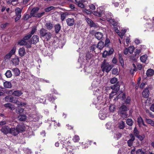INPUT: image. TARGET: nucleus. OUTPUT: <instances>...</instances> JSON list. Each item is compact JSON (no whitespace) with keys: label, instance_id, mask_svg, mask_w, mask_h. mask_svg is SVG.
I'll return each instance as SVG.
<instances>
[{"label":"nucleus","instance_id":"nucleus-59","mask_svg":"<svg viewBox=\"0 0 154 154\" xmlns=\"http://www.w3.org/2000/svg\"><path fill=\"white\" fill-rule=\"evenodd\" d=\"M112 72L113 74L116 75L117 74L118 72V69L116 68L113 69L112 70Z\"/></svg>","mask_w":154,"mask_h":154},{"label":"nucleus","instance_id":"nucleus-33","mask_svg":"<svg viewBox=\"0 0 154 154\" xmlns=\"http://www.w3.org/2000/svg\"><path fill=\"white\" fill-rule=\"evenodd\" d=\"M122 134L119 132H117L114 134V137L116 140H118L121 137Z\"/></svg>","mask_w":154,"mask_h":154},{"label":"nucleus","instance_id":"nucleus-11","mask_svg":"<svg viewBox=\"0 0 154 154\" xmlns=\"http://www.w3.org/2000/svg\"><path fill=\"white\" fill-rule=\"evenodd\" d=\"M1 131L2 132L6 134L10 133V128L8 126H4L2 127Z\"/></svg>","mask_w":154,"mask_h":154},{"label":"nucleus","instance_id":"nucleus-41","mask_svg":"<svg viewBox=\"0 0 154 154\" xmlns=\"http://www.w3.org/2000/svg\"><path fill=\"white\" fill-rule=\"evenodd\" d=\"M12 56V55L9 53L5 56L4 60L5 61L8 60L10 59Z\"/></svg>","mask_w":154,"mask_h":154},{"label":"nucleus","instance_id":"nucleus-46","mask_svg":"<svg viewBox=\"0 0 154 154\" xmlns=\"http://www.w3.org/2000/svg\"><path fill=\"white\" fill-rule=\"evenodd\" d=\"M118 79L116 78H113L110 80V82L111 84H115L117 82Z\"/></svg>","mask_w":154,"mask_h":154},{"label":"nucleus","instance_id":"nucleus-51","mask_svg":"<svg viewBox=\"0 0 154 154\" xmlns=\"http://www.w3.org/2000/svg\"><path fill=\"white\" fill-rule=\"evenodd\" d=\"M129 140L133 142L135 140V137L133 134H129Z\"/></svg>","mask_w":154,"mask_h":154},{"label":"nucleus","instance_id":"nucleus-30","mask_svg":"<svg viewBox=\"0 0 154 154\" xmlns=\"http://www.w3.org/2000/svg\"><path fill=\"white\" fill-rule=\"evenodd\" d=\"M45 26L46 27L47 29L49 30H51L53 27V24L50 22L47 23L45 24Z\"/></svg>","mask_w":154,"mask_h":154},{"label":"nucleus","instance_id":"nucleus-8","mask_svg":"<svg viewBox=\"0 0 154 154\" xmlns=\"http://www.w3.org/2000/svg\"><path fill=\"white\" fill-rule=\"evenodd\" d=\"M102 9V8L100 7L98 8L97 11L94 12V14L96 16L101 17L103 13V10H101Z\"/></svg>","mask_w":154,"mask_h":154},{"label":"nucleus","instance_id":"nucleus-17","mask_svg":"<svg viewBox=\"0 0 154 154\" xmlns=\"http://www.w3.org/2000/svg\"><path fill=\"white\" fill-rule=\"evenodd\" d=\"M26 54L25 49L23 48H20L19 49V54L20 57H22L24 56Z\"/></svg>","mask_w":154,"mask_h":154},{"label":"nucleus","instance_id":"nucleus-23","mask_svg":"<svg viewBox=\"0 0 154 154\" xmlns=\"http://www.w3.org/2000/svg\"><path fill=\"white\" fill-rule=\"evenodd\" d=\"M22 94L21 91L19 90L15 91L12 93L13 95L16 96H20Z\"/></svg>","mask_w":154,"mask_h":154},{"label":"nucleus","instance_id":"nucleus-34","mask_svg":"<svg viewBox=\"0 0 154 154\" xmlns=\"http://www.w3.org/2000/svg\"><path fill=\"white\" fill-rule=\"evenodd\" d=\"M26 118V116L24 115H20L18 117L19 120L21 121H25Z\"/></svg>","mask_w":154,"mask_h":154},{"label":"nucleus","instance_id":"nucleus-15","mask_svg":"<svg viewBox=\"0 0 154 154\" xmlns=\"http://www.w3.org/2000/svg\"><path fill=\"white\" fill-rule=\"evenodd\" d=\"M95 36L98 40H101L103 36V34L100 32H97L95 33Z\"/></svg>","mask_w":154,"mask_h":154},{"label":"nucleus","instance_id":"nucleus-53","mask_svg":"<svg viewBox=\"0 0 154 154\" xmlns=\"http://www.w3.org/2000/svg\"><path fill=\"white\" fill-rule=\"evenodd\" d=\"M54 8V7L53 6H50L48 7L45 9V11L46 12H49Z\"/></svg>","mask_w":154,"mask_h":154},{"label":"nucleus","instance_id":"nucleus-7","mask_svg":"<svg viewBox=\"0 0 154 154\" xmlns=\"http://www.w3.org/2000/svg\"><path fill=\"white\" fill-rule=\"evenodd\" d=\"M107 111L105 110L100 111L99 114V116L101 119L104 120L108 116L107 114Z\"/></svg>","mask_w":154,"mask_h":154},{"label":"nucleus","instance_id":"nucleus-20","mask_svg":"<svg viewBox=\"0 0 154 154\" xmlns=\"http://www.w3.org/2000/svg\"><path fill=\"white\" fill-rule=\"evenodd\" d=\"M17 128L19 132L25 131V127L24 125L23 124L18 125Z\"/></svg>","mask_w":154,"mask_h":154},{"label":"nucleus","instance_id":"nucleus-22","mask_svg":"<svg viewBox=\"0 0 154 154\" xmlns=\"http://www.w3.org/2000/svg\"><path fill=\"white\" fill-rule=\"evenodd\" d=\"M15 76H19L20 73V72L19 69L18 68H13L12 70Z\"/></svg>","mask_w":154,"mask_h":154},{"label":"nucleus","instance_id":"nucleus-27","mask_svg":"<svg viewBox=\"0 0 154 154\" xmlns=\"http://www.w3.org/2000/svg\"><path fill=\"white\" fill-rule=\"evenodd\" d=\"M39 10V8H33L31 11V14L32 15L33 17H34V15L36 14V13L38 10Z\"/></svg>","mask_w":154,"mask_h":154},{"label":"nucleus","instance_id":"nucleus-47","mask_svg":"<svg viewBox=\"0 0 154 154\" xmlns=\"http://www.w3.org/2000/svg\"><path fill=\"white\" fill-rule=\"evenodd\" d=\"M128 49L129 53L130 54H131L134 51V47L133 46H131L129 47Z\"/></svg>","mask_w":154,"mask_h":154},{"label":"nucleus","instance_id":"nucleus-9","mask_svg":"<svg viewBox=\"0 0 154 154\" xmlns=\"http://www.w3.org/2000/svg\"><path fill=\"white\" fill-rule=\"evenodd\" d=\"M11 61L13 65L15 66L17 65L19 63V58L18 57L15 56L12 59Z\"/></svg>","mask_w":154,"mask_h":154},{"label":"nucleus","instance_id":"nucleus-18","mask_svg":"<svg viewBox=\"0 0 154 154\" xmlns=\"http://www.w3.org/2000/svg\"><path fill=\"white\" fill-rule=\"evenodd\" d=\"M19 133L17 129V128H10V133L13 134L14 135H16L18 134Z\"/></svg>","mask_w":154,"mask_h":154},{"label":"nucleus","instance_id":"nucleus-2","mask_svg":"<svg viewBox=\"0 0 154 154\" xmlns=\"http://www.w3.org/2000/svg\"><path fill=\"white\" fill-rule=\"evenodd\" d=\"M93 103L96 105V108L98 109H99L104 104L103 97L101 96H100L97 98H94Z\"/></svg>","mask_w":154,"mask_h":154},{"label":"nucleus","instance_id":"nucleus-57","mask_svg":"<svg viewBox=\"0 0 154 154\" xmlns=\"http://www.w3.org/2000/svg\"><path fill=\"white\" fill-rule=\"evenodd\" d=\"M36 30V28L35 26H34L32 27V30L31 32V35L33 34Z\"/></svg>","mask_w":154,"mask_h":154},{"label":"nucleus","instance_id":"nucleus-39","mask_svg":"<svg viewBox=\"0 0 154 154\" xmlns=\"http://www.w3.org/2000/svg\"><path fill=\"white\" fill-rule=\"evenodd\" d=\"M109 20L114 26H116L117 25V23L114 19H109Z\"/></svg>","mask_w":154,"mask_h":154},{"label":"nucleus","instance_id":"nucleus-21","mask_svg":"<svg viewBox=\"0 0 154 154\" xmlns=\"http://www.w3.org/2000/svg\"><path fill=\"white\" fill-rule=\"evenodd\" d=\"M3 85L5 88H10L12 87L11 82L8 81H6L4 82Z\"/></svg>","mask_w":154,"mask_h":154},{"label":"nucleus","instance_id":"nucleus-5","mask_svg":"<svg viewBox=\"0 0 154 154\" xmlns=\"http://www.w3.org/2000/svg\"><path fill=\"white\" fill-rule=\"evenodd\" d=\"M110 87L112 90L111 93L109 94L110 98H111L116 94H116L118 91L119 88V85L116 84L111 86Z\"/></svg>","mask_w":154,"mask_h":154},{"label":"nucleus","instance_id":"nucleus-3","mask_svg":"<svg viewBox=\"0 0 154 154\" xmlns=\"http://www.w3.org/2000/svg\"><path fill=\"white\" fill-rule=\"evenodd\" d=\"M40 33L41 36L43 37L46 41H48L51 38V33L44 28H42L40 29Z\"/></svg>","mask_w":154,"mask_h":154},{"label":"nucleus","instance_id":"nucleus-28","mask_svg":"<svg viewBox=\"0 0 154 154\" xmlns=\"http://www.w3.org/2000/svg\"><path fill=\"white\" fill-rule=\"evenodd\" d=\"M119 58L120 63L121 64L122 66H124V62L122 54H119Z\"/></svg>","mask_w":154,"mask_h":154},{"label":"nucleus","instance_id":"nucleus-26","mask_svg":"<svg viewBox=\"0 0 154 154\" xmlns=\"http://www.w3.org/2000/svg\"><path fill=\"white\" fill-rule=\"evenodd\" d=\"M4 106L5 107L8 108L11 110H13L14 109V105L10 103H8L5 104Z\"/></svg>","mask_w":154,"mask_h":154},{"label":"nucleus","instance_id":"nucleus-24","mask_svg":"<svg viewBox=\"0 0 154 154\" xmlns=\"http://www.w3.org/2000/svg\"><path fill=\"white\" fill-rule=\"evenodd\" d=\"M146 74L148 76H151L154 74V71L152 69H149L147 70Z\"/></svg>","mask_w":154,"mask_h":154},{"label":"nucleus","instance_id":"nucleus-50","mask_svg":"<svg viewBox=\"0 0 154 154\" xmlns=\"http://www.w3.org/2000/svg\"><path fill=\"white\" fill-rule=\"evenodd\" d=\"M37 99L38 100V101L41 103H42L44 104L45 103V102L46 101L45 99H41L39 97H38L37 98Z\"/></svg>","mask_w":154,"mask_h":154},{"label":"nucleus","instance_id":"nucleus-61","mask_svg":"<svg viewBox=\"0 0 154 154\" xmlns=\"http://www.w3.org/2000/svg\"><path fill=\"white\" fill-rule=\"evenodd\" d=\"M141 52V50L140 49H136V51L135 52V56H138L140 53Z\"/></svg>","mask_w":154,"mask_h":154},{"label":"nucleus","instance_id":"nucleus-54","mask_svg":"<svg viewBox=\"0 0 154 154\" xmlns=\"http://www.w3.org/2000/svg\"><path fill=\"white\" fill-rule=\"evenodd\" d=\"M115 109V106L113 105H111L109 107V111L111 112L114 111Z\"/></svg>","mask_w":154,"mask_h":154},{"label":"nucleus","instance_id":"nucleus-43","mask_svg":"<svg viewBox=\"0 0 154 154\" xmlns=\"http://www.w3.org/2000/svg\"><path fill=\"white\" fill-rule=\"evenodd\" d=\"M105 44H104L105 45V46L106 47H108V46H109V43H110V41L109 39L108 38H106V40H105Z\"/></svg>","mask_w":154,"mask_h":154},{"label":"nucleus","instance_id":"nucleus-40","mask_svg":"<svg viewBox=\"0 0 154 154\" xmlns=\"http://www.w3.org/2000/svg\"><path fill=\"white\" fill-rule=\"evenodd\" d=\"M125 123L122 121H121L119 125V127L120 129H123L125 127Z\"/></svg>","mask_w":154,"mask_h":154},{"label":"nucleus","instance_id":"nucleus-56","mask_svg":"<svg viewBox=\"0 0 154 154\" xmlns=\"http://www.w3.org/2000/svg\"><path fill=\"white\" fill-rule=\"evenodd\" d=\"M16 48L15 47H13L12 49L10 51L9 53L12 55H13L15 53Z\"/></svg>","mask_w":154,"mask_h":154},{"label":"nucleus","instance_id":"nucleus-42","mask_svg":"<svg viewBox=\"0 0 154 154\" xmlns=\"http://www.w3.org/2000/svg\"><path fill=\"white\" fill-rule=\"evenodd\" d=\"M45 12H42L41 13H37L34 15V17H38V18L41 17L45 14Z\"/></svg>","mask_w":154,"mask_h":154},{"label":"nucleus","instance_id":"nucleus-29","mask_svg":"<svg viewBox=\"0 0 154 154\" xmlns=\"http://www.w3.org/2000/svg\"><path fill=\"white\" fill-rule=\"evenodd\" d=\"M147 58V56L146 54H145L140 56V60L141 62L143 63H145L146 61Z\"/></svg>","mask_w":154,"mask_h":154},{"label":"nucleus","instance_id":"nucleus-58","mask_svg":"<svg viewBox=\"0 0 154 154\" xmlns=\"http://www.w3.org/2000/svg\"><path fill=\"white\" fill-rule=\"evenodd\" d=\"M30 117L32 118L33 119V120L35 121L38 119V118L36 117V115L34 114H30L29 115Z\"/></svg>","mask_w":154,"mask_h":154},{"label":"nucleus","instance_id":"nucleus-12","mask_svg":"<svg viewBox=\"0 0 154 154\" xmlns=\"http://www.w3.org/2000/svg\"><path fill=\"white\" fill-rule=\"evenodd\" d=\"M137 122L140 127H141L142 125L144 126H146V125L144 124L143 120L140 116L137 118Z\"/></svg>","mask_w":154,"mask_h":154},{"label":"nucleus","instance_id":"nucleus-55","mask_svg":"<svg viewBox=\"0 0 154 154\" xmlns=\"http://www.w3.org/2000/svg\"><path fill=\"white\" fill-rule=\"evenodd\" d=\"M15 98L16 99V98H14L13 97H10L9 99V102L13 103H17L16 102H15L16 100L14 99Z\"/></svg>","mask_w":154,"mask_h":154},{"label":"nucleus","instance_id":"nucleus-19","mask_svg":"<svg viewBox=\"0 0 154 154\" xmlns=\"http://www.w3.org/2000/svg\"><path fill=\"white\" fill-rule=\"evenodd\" d=\"M149 91L148 88H146L143 91L142 95L143 97L145 98H147L149 96Z\"/></svg>","mask_w":154,"mask_h":154},{"label":"nucleus","instance_id":"nucleus-60","mask_svg":"<svg viewBox=\"0 0 154 154\" xmlns=\"http://www.w3.org/2000/svg\"><path fill=\"white\" fill-rule=\"evenodd\" d=\"M31 37V34H29L24 37L23 39L25 41L29 39Z\"/></svg>","mask_w":154,"mask_h":154},{"label":"nucleus","instance_id":"nucleus-62","mask_svg":"<svg viewBox=\"0 0 154 154\" xmlns=\"http://www.w3.org/2000/svg\"><path fill=\"white\" fill-rule=\"evenodd\" d=\"M133 142L130 140H128L127 141L128 145L129 146H132L133 144Z\"/></svg>","mask_w":154,"mask_h":154},{"label":"nucleus","instance_id":"nucleus-44","mask_svg":"<svg viewBox=\"0 0 154 154\" xmlns=\"http://www.w3.org/2000/svg\"><path fill=\"white\" fill-rule=\"evenodd\" d=\"M79 140V137L77 135H75L72 139L75 142H78Z\"/></svg>","mask_w":154,"mask_h":154},{"label":"nucleus","instance_id":"nucleus-63","mask_svg":"<svg viewBox=\"0 0 154 154\" xmlns=\"http://www.w3.org/2000/svg\"><path fill=\"white\" fill-rule=\"evenodd\" d=\"M130 101H131V98H130V97H127V98L126 99V100L125 103L126 104H129V103Z\"/></svg>","mask_w":154,"mask_h":154},{"label":"nucleus","instance_id":"nucleus-36","mask_svg":"<svg viewBox=\"0 0 154 154\" xmlns=\"http://www.w3.org/2000/svg\"><path fill=\"white\" fill-rule=\"evenodd\" d=\"M5 75L8 78H11L12 76V74L11 71L10 70H7L5 72Z\"/></svg>","mask_w":154,"mask_h":154},{"label":"nucleus","instance_id":"nucleus-4","mask_svg":"<svg viewBox=\"0 0 154 154\" xmlns=\"http://www.w3.org/2000/svg\"><path fill=\"white\" fill-rule=\"evenodd\" d=\"M101 68L103 72L105 71L108 73L112 69V66L104 60L102 64Z\"/></svg>","mask_w":154,"mask_h":154},{"label":"nucleus","instance_id":"nucleus-16","mask_svg":"<svg viewBox=\"0 0 154 154\" xmlns=\"http://www.w3.org/2000/svg\"><path fill=\"white\" fill-rule=\"evenodd\" d=\"M86 21L88 24H89L91 27H96L97 25L90 19L87 18L86 19Z\"/></svg>","mask_w":154,"mask_h":154},{"label":"nucleus","instance_id":"nucleus-1","mask_svg":"<svg viewBox=\"0 0 154 154\" xmlns=\"http://www.w3.org/2000/svg\"><path fill=\"white\" fill-rule=\"evenodd\" d=\"M128 110L127 106L124 105H122L119 108L118 112L121 117L125 119L128 116L127 111Z\"/></svg>","mask_w":154,"mask_h":154},{"label":"nucleus","instance_id":"nucleus-38","mask_svg":"<svg viewBox=\"0 0 154 154\" xmlns=\"http://www.w3.org/2000/svg\"><path fill=\"white\" fill-rule=\"evenodd\" d=\"M127 124L130 126L132 125L133 123L132 120L131 119H128L126 120Z\"/></svg>","mask_w":154,"mask_h":154},{"label":"nucleus","instance_id":"nucleus-48","mask_svg":"<svg viewBox=\"0 0 154 154\" xmlns=\"http://www.w3.org/2000/svg\"><path fill=\"white\" fill-rule=\"evenodd\" d=\"M140 140H143L145 138V135L143 134L141 135H139L137 137Z\"/></svg>","mask_w":154,"mask_h":154},{"label":"nucleus","instance_id":"nucleus-52","mask_svg":"<svg viewBox=\"0 0 154 154\" xmlns=\"http://www.w3.org/2000/svg\"><path fill=\"white\" fill-rule=\"evenodd\" d=\"M71 147V146H67V147L65 148L64 149L67 150V152H69L70 154H73V153H72V152L71 150L69 149H70Z\"/></svg>","mask_w":154,"mask_h":154},{"label":"nucleus","instance_id":"nucleus-13","mask_svg":"<svg viewBox=\"0 0 154 154\" xmlns=\"http://www.w3.org/2000/svg\"><path fill=\"white\" fill-rule=\"evenodd\" d=\"M66 21L67 25L69 26H72L74 24V20L73 18H67Z\"/></svg>","mask_w":154,"mask_h":154},{"label":"nucleus","instance_id":"nucleus-32","mask_svg":"<svg viewBox=\"0 0 154 154\" xmlns=\"http://www.w3.org/2000/svg\"><path fill=\"white\" fill-rule=\"evenodd\" d=\"M61 28V26L59 24L56 25L55 26V32L57 33L60 31Z\"/></svg>","mask_w":154,"mask_h":154},{"label":"nucleus","instance_id":"nucleus-35","mask_svg":"<svg viewBox=\"0 0 154 154\" xmlns=\"http://www.w3.org/2000/svg\"><path fill=\"white\" fill-rule=\"evenodd\" d=\"M145 121L147 123L150 124L151 125L154 126V121H152V120L146 118Z\"/></svg>","mask_w":154,"mask_h":154},{"label":"nucleus","instance_id":"nucleus-6","mask_svg":"<svg viewBox=\"0 0 154 154\" xmlns=\"http://www.w3.org/2000/svg\"><path fill=\"white\" fill-rule=\"evenodd\" d=\"M22 11V9H20L19 8H16L15 9V11L16 15L17 16L15 18L16 21L19 20L21 17V13Z\"/></svg>","mask_w":154,"mask_h":154},{"label":"nucleus","instance_id":"nucleus-31","mask_svg":"<svg viewBox=\"0 0 154 154\" xmlns=\"http://www.w3.org/2000/svg\"><path fill=\"white\" fill-rule=\"evenodd\" d=\"M69 15V14L67 12H65L62 14L61 15V19L62 21H63Z\"/></svg>","mask_w":154,"mask_h":154},{"label":"nucleus","instance_id":"nucleus-25","mask_svg":"<svg viewBox=\"0 0 154 154\" xmlns=\"http://www.w3.org/2000/svg\"><path fill=\"white\" fill-rule=\"evenodd\" d=\"M104 42L102 41H100L98 43L97 45V48L100 50H102L104 47Z\"/></svg>","mask_w":154,"mask_h":154},{"label":"nucleus","instance_id":"nucleus-45","mask_svg":"<svg viewBox=\"0 0 154 154\" xmlns=\"http://www.w3.org/2000/svg\"><path fill=\"white\" fill-rule=\"evenodd\" d=\"M133 132L134 133L135 136L137 137V136L139 135V131L137 130L136 127H135L134 130Z\"/></svg>","mask_w":154,"mask_h":154},{"label":"nucleus","instance_id":"nucleus-49","mask_svg":"<svg viewBox=\"0 0 154 154\" xmlns=\"http://www.w3.org/2000/svg\"><path fill=\"white\" fill-rule=\"evenodd\" d=\"M136 154H145V152L142 149H138L136 151Z\"/></svg>","mask_w":154,"mask_h":154},{"label":"nucleus","instance_id":"nucleus-64","mask_svg":"<svg viewBox=\"0 0 154 154\" xmlns=\"http://www.w3.org/2000/svg\"><path fill=\"white\" fill-rule=\"evenodd\" d=\"M82 2H81L79 3H77V4L79 7H80L81 8H83L84 7V5Z\"/></svg>","mask_w":154,"mask_h":154},{"label":"nucleus","instance_id":"nucleus-10","mask_svg":"<svg viewBox=\"0 0 154 154\" xmlns=\"http://www.w3.org/2000/svg\"><path fill=\"white\" fill-rule=\"evenodd\" d=\"M31 42L35 44L39 41V37L37 35H34L31 39Z\"/></svg>","mask_w":154,"mask_h":154},{"label":"nucleus","instance_id":"nucleus-14","mask_svg":"<svg viewBox=\"0 0 154 154\" xmlns=\"http://www.w3.org/2000/svg\"><path fill=\"white\" fill-rule=\"evenodd\" d=\"M113 52V49L111 48L108 51H105L103 54V56L104 57H106L107 55H109L111 54Z\"/></svg>","mask_w":154,"mask_h":154},{"label":"nucleus","instance_id":"nucleus-37","mask_svg":"<svg viewBox=\"0 0 154 154\" xmlns=\"http://www.w3.org/2000/svg\"><path fill=\"white\" fill-rule=\"evenodd\" d=\"M18 44L19 45H26L27 44L26 42L23 39H21L20 41L18 42Z\"/></svg>","mask_w":154,"mask_h":154}]
</instances>
